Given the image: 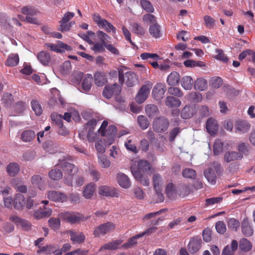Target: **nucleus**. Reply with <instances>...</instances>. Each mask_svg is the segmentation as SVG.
I'll return each instance as SVG.
<instances>
[{"instance_id":"1","label":"nucleus","mask_w":255,"mask_h":255,"mask_svg":"<svg viewBox=\"0 0 255 255\" xmlns=\"http://www.w3.org/2000/svg\"><path fill=\"white\" fill-rule=\"evenodd\" d=\"M58 166L64 174V182L69 186H73V176L78 172V168L65 160L61 161Z\"/></svg>"},{"instance_id":"2","label":"nucleus","mask_w":255,"mask_h":255,"mask_svg":"<svg viewBox=\"0 0 255 255\" xmlns=\"http://www.w3.org/2000/svg\"><path fill=\"white\" fill-rule=\"evenodd\" d=\"M123 69H127V67L122 66V68L118 69L119 81L121 85H123L125 81L126 85L128 87H132L135 82L137 81L135 74L132 72L129 71L124 74Z\"/></svg>"},{"instance_id":"3","label":"nucleus","mask_w":255,"mask_h":255,"mask_svg":"<svg viewBox=\"0 0 255 255\" xmlns=\"http://www.w3.org/2000/svg\"><path fill=\"white\" fill-rule=\"evenodd\" d=\"M59 216L63 221L67 222L71 224L79 223L84 221L83 214L78 212H65L59 214Z\"/></svg>"},{"instance_id":"4","label":"nucleus","mask_w":255,"mask_h":255,"mask_svg":"<svg viewBox=\"0 0 255 255\" xmlns=\"http://www.w3.org/2000/svg\"><path fill=\"white\" fill-rule=\"evenodd\" d=\"M169 126V120L164 117L155 119L152 123L153 129L157 133L164 132L168 129Z\"/></svg>"},{"instance_id":"5","label":"nucleus","mask_w":255,"mask_h":255,"mask_svg":"<svg viewBox=\"0 0 255 255\" xmlns=\"http://www.w3.org/2000/svg\"><path fill=\"white\" fill-rule=\"evenodd\" d=\"M93 19L100 28L104 29L108 33L112 31L113 33H116V28L113 25L106 19L102 18L99 14H94Z\"/></svg>"},{"instance_id":"6","label":"nucleus","mask_w":255,"mask_h":255,"mask_svg":"<svg viewBox=\"0 0 255 255\" xmlns=\"http://www.w3.org/2000/svg\"><path fill=\"white\" fill-rule=\"evenodd\" d=\"M116 228V225L113 222H107L98 226L94 231L95 237L104 236L106 234L113 231Z\"/></svg>"},{"instance_id":"7","label":"nucleus","mask_w":255,"mask_h":255,"mask_svg":"<svg viewBox=\"0 0 255 255\" xmlns=\"http://www.w3.org/2000/svg\"><path fill=\"white\" fill-rule=\"evenodd\" d=\"M9 220L15 224L16 226L21 227L25 231H29L31 228V224L30 222L16 215H10L9 216Z\"/></svg>"},{"instance_id":"8","label":"nucleus","mask_w":255,"mask_h":255,"mask_svg":"<svg viewBox=\"0 0 255 255\" xmlns=\"http://www.w3.org/2000/svg\"><path fill=\"white\" fill-rule=\"evenodd\" d=\"M151 87L152 84L150 83L141 86L135 97V100L138 104H141L146 100Z\"/></svg>"},{"instance_id":"9","label":"nucleus","mask_w":255,"mask_h":255,"mask_svg":"<svg viewBox=\"0 0 255 255\" xmlns=\"http://www.w3.org/2000/svg\"><path fill=\"white\" fill-rule=\"evenodd\" d=\"M121 92V86L117 84H114L106 86L103 90V95L107 99H110L114 95H119Z\"/></svg>"},{"instance_id":"10","label":"nucleus","mask_w":255,"mask_h":255,"mask_svg":"<svg viewBox=\"0 0 255 255\" xmlns=\"http://www.w3.org/2000/svg\"><path fill=\"white\" fill-rule=\"evenodd\" d=\"M45 46L48 48H49L50 50L58 53L64 52L65 50L67 51H71L72 50L71 46L60 41H58L57 44L47 43L45 44Z\"/></svg>"},{"instance_id":"11","label":"nucleus","mask_w":255,"mask_h":255,"mask_svg":"<svg viewBox=\"0 0 255 255\" xmlns=\"http://www.w3.org/2000/svg\"><path fill=\"white\" fill-rule=\"evenodd\" d=\"M201 245L202 240L200 237L192 238L188 245L189 252L192 254L196 253L201 249Z\"/></svg>"},{"instance_id":"12","label":"nucleus","mask_w":255,"mask_h":255,"mask_svg":"<svg viewBox=\"0 0 255 255\" xmlns=\"http://www.w3.org/2000/svg\"><path fill=\"white\" fill-rule=\"evenodd\" d=\"M67 233L69 235L70 240L73 244H81L85 241V236L82 232L70 230L68 231Z\"/></svg>"},{"instance_id":"13","label":"nucleus","mask_w":255,"mask_h":255,"mask_svg":"<svg viewBox=\"0 0 255 255\" xmlns=\"http://www.w3.org/2000/svg\"><path fill=\"white\" fill-rule=\"evenodd\" d=\"M166 91V88L164 85L161 83H157L153 88L152 95L154 99L159 100L161 99Z\"/></svg>"},{"instance_id":"14","label":"nucleus","mask_w":255,"mask_h":255,"mask_svg":"<svg viewBox=\"0 0 255 255\" xmlns=\"http://www.w3.org/2000/svg\"><path fill=\"white\" fill-rule=\"evenodd\" d=\"M48 198L53 201L64 202L67 200L68 197L64 193L56 191H50L47 193Z\"/></svg>"},{"instance_id":"15","label":"nucleus","mask_w":255,"mask_h":255,"mask_svg":"<svg viewBox=\"0 0 255 255\" xmlns=\"http://www.w3.org/2000/svg\"><path fill=\"white\" fill-rule=\"evenodd\" d=\"M193 192V189L190 184L182 183L178 186L177 193L182 198H184Z\"/></svg>"},{"instance_id":"16","label":"nucleus","mask_w":255,"mask_h":255,"mask_svg":"<svg viewBox=\"0 0 255 255\" xmlns=\"http://www.w3.org/2000/svg\"><path fill=\"white\" fill-rule=\"evenodd\" d=\"M235 129L236 132H239L240 133H246L251 128L250 124L246 121H238L236 122Z\"/></svg>"},{"instance_id":"17","label":"nucleus","mask_w":255,"mask_h":255,"mask_svg":"<svg viewBox=\"0 0 255 255\" xmlns=\"http://www.w3.org/2000/svg\"><path fill=\"white\" fill-rule=\"evenodd\" d=\"M243 155L236 151H228L225 153L224 159L226 162H230L236 160H241L243 158Z\"/></svg>"},{"instance_id":"18","label":"nucleus","mask_w":255,"mask_h":255,"mask_svg":"<svg viewBox=\"0 0 255 255\" xmlns=\"http://www.w3.org/2000/svg\"><path fill=\"white\" fill-rule=\"evenodd\" d=\"M117 181L120 186L124 188L128 189L130 185V182L128 177L123 173L120 172L117 174Z\"/></svg>"},{"instance_id":"19","label":"nucleus","mask_w":255,"mask_h":255,"mask_svg":"<svg viewBox=\"0 0 255 255\" xmlns=\"http://www.w3.org/2000/svg\"><path fill=\"white\" fill-rule=\"evenodd\" d=\"M206 128L207 131L211 135H215L218 130L217 121L213 118H209L206 122Z\"/></svg>"},{"instance_id":"20","label":"nucleus","mask_w":255,"mask_h":255,"mask_svg":"<svg viewBox=\"0 0 255 255\" xmlns=\"http://www.w3.org/2000/svg\"><path fill=\"white\" fill-rule=\"evenodd\" d=\"M52 214V210L48 208H40L34 213V217L36 219H41L43 218L48 217Z\"/></svg>"},{"instance_id":"21","label":"nucleus","mask_w":255,"mask_h":255,"mask_svg":"<svg viewBox=\"0 0 255 255\" xmlns=\"http://www.w3.org/2000/svg\"><path fill=\"white\" fill-rule=\"evenodd\" d=\"M38 61L44 66H47L51 60V55L46 51H41L37 55Z\"/></svg>"},{"instance_id":"22","label":"nucleus","mask_w":255,"mask_h":255,"mask_svg":"<svg viewBox=\"0 0 255 255\" xmlns=\"http://www.w3.org/2000/svg\"><path fill=\"white\" fill-rule=\"evenodd\" d=\"M238 243L236 240H233L231 246L227 245L226 246L223 251L222 255H234L235 252L237 250Z\"/></svg>"},{"instance_id":"23","label":"nucleus","mask_w":255,"mask_h":255,"mask_svg":"<svg viewBox=\"0 0 255 255\" xmlns=\"http://www.w3.org/2000/svg\"><path fill=\"white\" fill-rule=\"evenodd\" d=\"M26 204L25 198L20 194L17 193L15 195L13 199V205L15 209H20Z\"/></svg>"},{"instance_id":"24","label":"nucleus","mask_w":255,"mask_h":255,"mask_svg":"<svg viewBox=\"0 0 255 255\" xmlns=\"http://www.w3.org/2000/svg\"><path fill=\"white\" fill-rule=\"evenodd\" d=\"M93 78L91 74H87L84 77L82 83V89L84 92H88L91 88Z\"/></svg>"},{"instance_id":"25","label":"nucleus","mask_w":255,"mask_h":255,"mask_svg":"<svg viewBox=\"0 0 255 255\" xmlns=\"http://www.w3.org/2000/svg\"><path fill=\"white\" fill-rule=\"evenodd\" d=\"M165 104L166 106L170 108H177L181 105V102L175 97L167 96L166 98Z\"/></svg>"},{"instance_id":"26","label":"nucleus","mask_w":255,"mask_h":255,"mask_svg":"<svg viewBox=\"0 0 255 255\" xmlns=\"http://www.w3.org/2000/svg\"><path fill=\"white\" fill-rule=\"evenodd\" d=\"M241 228L242 233L245 236L250 237L253 235L254 232L253 229L247 219L243 220Z\"/></svg>"},{"instance_id":"27","label":"nucleus","mask_w":255,"mask_h":255,"mask_svg":"<svg viewBox=\"0 0 255 255\" xmlns=\"http://www.w3.org/2000/svg\"><path fill=\"white\" fill-rule=\"evenodd\" d=\"M19 171V165L15 162L10 163L6 167V171L8 174L11 177L16 175Z\"/></svg>"},{"instance_id":"28","label":"nucleus","mask_w":255,"mask_h":255,"mask_svg":"<svg viewBox=\"0 0 255 255\" xmlns=\"http://www.w3.org/2000/svg\"><path fill=\"white\" fill-rule=\"evenodd\" d=\"M134 177L144 186H147L149 184V180L146 176L141 174L139 171H132Z\"/></svg>"},{"instance_id":"29","label":"nucleus","mask_w":255,"mask_h":255,"mask_svg":"<svg viewBox=\"0 0 255 255\" xmlns=\"http://www.w3.org/2000/svg\"><path fill=\"white\" fill-rule=\"evenodd\" d=\"M149 31L151 36L155 38H158L161 37V27L157 23L151 24L149 28Z\"/></svg>"},{"instance_id":"30","label":"nucleus","mask_w":255,"mask_h":255,"mask_svg":"<svg viewBox=\"0 0 255 255\" xmlns=\"http://www.w3.org/2000/svg\"><path fill=\"white\" fill-rule=\"evenodd\" d=\"M204 175L209 182L212 184H215L217 177L212 168L211 167L206 169L204 172Z\"/></svg>"},{"instance_id":"31","label":"nucleus","mask_w":255,"mask_h":255,"mask_svg":"<svg viewBox=\"0 0 255 255\" xmlns=\"http://www.w3.org/2000/svg\"><path fill=\"white\" fill-rule=\"evenodd\" d=\"M131 31L138 35H143L145 33V29L141 24L137 22H132L130 24Z\"/></svg>"},{"instance_id":"32","label":"nucleus","mask_w":255,"mask_h":255,"mask_svg":"<svg viewBox=\"0 0 255 255\" xmlns=\"http://www.w3.org/2000/svg\"><path fill=\"white\" fill-rule=\"evenodd\" d=\"M35 137V133L32 130H26L21 134V139L24 142H30Z\"/></svg>"},{"instance_id":"33","label":"nucleus","mask_w":255,"mask_h":255,"mask_svg":"<svg viewBox=\"0 0 255 255\" xmlns=\"http://www.w3.org/2000/svg\"><path fill=\"white\" fill-rule=\"evenodd\" d=\"M180 80V75L177 72H171L167 77V82L171 86H175L178 84Z\"/></svg>"},{"instance_id":"34","label":"nucleus","mask_w":255,"mask_h":255,"mask_svg":"<svg viewBox=\"0 0 255 255\" xmlns=\"http://www.w3.org/2000/svg\"><path fill=\"white\" fill-rule=\"evenodd\" d=\"M165 192L167 197L171 200L175 199L177 196V193L172 183H169L166 185Z\"/></svg>"},{"instance_id":"35","label":"nucleus","mask_w":255,"mask_h":255,"mask_svg":"<svg viewBox=\"0 0 255 255\" xmlns=\"http://www.w3.org/2000/svg\"><path fill=\"white\" fill-rule=\"evenodd\" d=\"M145 112L146 115L149 118H153L157 116L159 113L157 107L153 104H148L145 106Z\"/></svg>"},{"instance_id":"36","label":"nucleus","mask_w":255,"mask_h":255,"mask_svg":"<svg viewBox=\"0 0 255 255\" xmlns=\"http://www.w3.org/2000/svg\"><path fill=\"white\" fill-rule=\"evenodd\" d=\"M182 87L186 90H190L192 89L193 80L191 77L185 76L182 78L181 80Z\"/></svg>"},{"instance_id":"37","label":"nucleus","mask_w":255,"mask_h":255,"mask_svg":"<svg viewBox=\"0 0 255 255\" xmlns=\"http://www.w3.org/2000/svg\"><path fill=\"white\" fill-rule=\"evenodd\" d=\"M95 191V184L91 183L88 184L85 188L83 194L86 199H90L93 196Z\"/></svg>"},{"instance_id":"38","label":"nucleus","mask_w":255,"mask_h":255,"mask_svg":"<svg viewBox=\"0 0 255 255\" xmlns=\"http://www.w3.org/2000/svg\"><path fill=\"white\" fill-rule=\"evenodd\" d=\"M122 243V241L120 240H115L111 242H109L104 244L102 246L100 250H115L118 249L119 246Z\"/></svg>"},{"instance_id":"39","label":"nucleus","mask_w":255,"mask_h":255,"mask_svg":"<svg viewBox=\"0 0 255 255\" xmlns=\"http://www.w3.org/2000/svg\"><path fill=\"white\" fill-rule=\"evenodd\" d=\"M194 108L191 106H186L182 110L181 117L184 119H188L193 116Z\"/></svg>"},{"instance_id":"40","label":"nucleus","mask_w":255,"mask_h":255,"mask_svg":"<svg viewBox=\"0 0 255 255\" xmlns=\"http://www.w3.org/2000/svg\"><path fill=\"white\" fill-rule=\"evenodd\" d=\"M25 103L23 101L17 102L13 106V112L14 116H19L25 109Z\"/></svg>"},{"instance_id":"41","label":"nucleus","mask_w":255,"mask_h":255,"mask_svg":"<svg viewBox=\"0 0 255 255\" xmlns=\"http://www.w3.org/2000/svg\"><path fill=\"white\" fill-rule=\"evenodd\" d=\"M94 78L95 84L98 86H103L107 82L105 75L101 72H96L94 74Z\"/></svg>"},{"instance_id":"42","label":"nucleus","mask_w":255,"mask_h":255,"mask_svg":"<svg viewBox=\"0 0 255 255\" xmlns=\"http://www.w3.org/2000/svg\"><path fill=\"white\" fill-rule=\"evenodd\" d=\"M140 58L142 60H148V63L150 64V62H152L154 60H160V56L156 53H150L147 52H144L141 53L140 55Z\"/></svg>"},{"instance_id":"43","label":"nucleus","mask_w":255,"mask_h":255,"mask_svg":"<svg viewBox=\"0 0 255 255\" xmlns=\"http://www.w3.org/2000/svg\"><path fill=\"white\" fill-rule=\"evenodd\" d=\"M19 56L17 54H11L7 58L6 65L10 67L16 66L19 62Z\"/></svg>"},{"instance_id":"44","label":"nucleus","mask_w":255,"mask_h":255,"mask_svg":"<svg viewBox=\"0 0 255 255\" xmlns=\"http://www.w3.org/2000/svg\"><path fill=\"white\" fill-rule=\"evenodd\" d=\"M56 124L58 126V133L62 136H66L69 134V130L63 126V122L61 119L56 121Z\"/></svg>"},{"instance_id":"45","label":"nucleus","mask_w":255,"mask_h":255,"mask_svg":"<svg viewBox=\"0 0 255 255\" xmlns=\"http://www.w3.org/2000/svg\"><path fill=\"white\" fill-rule=\"evenodd\" d=\"M39 250H37L36 252L38 254H40L42 253L45 254H51L55 252V247L51 245H47L43 247H38Z\"/></svg>"},{"instance_id":"46","label":"nucleus","mask_w":255,"mask_h":255,"mask_svg":"<svg viewBox=\"0 0 255 255\" xmlns=\"http://www.w3.org/2000/svg\"><path fill=\"white\" fill-rule=\"evenodd\" d=\"M207 88V82L202 78L197 79L194 83V88L199 91H203Z\"/></svg>"},{"instance_id":"47","label":"nucleus","mask_w":255,"mask_h":255,"mask_svg":"<svg viewBox=\"0 0 255 255\" xmlns=\"http://www.w3.org/2000/svg\"><path fill=\"white\" fill-rule=\"evenodd\" d=\"M150 169L149 163L145 160H140L137 164V171L140 173L149 171Z\"/></svg>"},{"instance_id":"48","label":"nucleus","mask_w":255,"mask_h":255,"mask_svg":"<svg viewBox=\"0 0 255 255\" xmlns=\"http://www.w3.org/2000/svg\"><path fill=\"white\" fill-rule=\"evenodd\" d=\"M31 106L32 110L36 116H40L42 114L43 110L41 105L38 101L32 100L31 101Z\"/></svg>"},{"instance_id":"49","label":"nucleus","mask_w":255,"mask_h":255,"mask_svg":"<svg viewBox=\"0 0 255 255\" xmlns=\"http://www.w3.org/2000/svg\"><path fill=\"white\" fill-rule=\"evenodd\" d=\"M228 226L229 229L237 232L240 226V223L235 218H230L227 222Z\"/></svg>"},{"instance_id":"50","label":"nucleus","mask_w":255,"mask_h":255,"mask_svg":"<svg viewBox=\"0 0 255 255\" xmlns=\"http://www.w3.org/2000/svg\"><path fill=\"white\" fill-rule=\"evenodd\" d=\"M99 193L105 196H113L114 192L111 188L107 186H101L99 188Z\"/></svg>"},{"instance_id":"51","label":"nucleus","mask_w":255,"mask_h":255,"mask_svg":"<svg viewBox=\"0 0 255 255\" xmlns=\"http://www.w3.org/2000/svg\"><path fill=\"white\" fill-rule=\"evenodd\" d=\"M21 12L26 16L34 15L37 14V10L33 6L27 5L21 8Z\"/></svg>"},{"instance_id":"52","label":"nucleus","mask_w":255,"mask_h":255,"mask_svg":"<svg viewBox=\"0 0 255 255\" xmlns=\"http://www.w3.org/2000/svg\"><path fill=\"white\" fill-rule=\"evenodd\" d=\"M31 183L37 186L39 189L41 190L44 183L41 177L39 175H34L31 178Z\"/></svg>"},{"instance_id":"53","label":"nucleus","mask_w":255,"mask_h":255,"mask_svg":"<svg viewBox=\"0 0 255 255\" xmlns=\"http://www.w3.org/2000/svg\"><path fill=\"white\" fill-rule=\"evenodd\" d=\"M140 3L141 7L146 12L150 13L154 12V7L149 0H140Z\"/></svg>"},{"instance_id":"54","label":"nucleus","mask_w":255,"mask_h":255,"mask_svg":"<svg viewBox=\"0 0 255 255\" xmlns=\"http://www.w3.org/2000/svg\"><path fill=\"white\" fill-rule=\"evenodd\" d=\"M60 217L51 218L48 220V224L50 228L54 231L57 230L60 227Z\"/></svg>"},{"instance_id":"55","label":"nucleus","mask_w":255,"mask_h":255,"mask_svg":"<svg viewBox=\"0 0 255 255\" xmlns=\"http://www.w3.org/2000/svg\"><path fill=\"white\" fill-rule=\"evenodd\" d=\"M49 177L55 180L60 179L62 178L63 173L61 170L56 168L51 170L49 172Z\"/></svg>"},{"instance_id":"56","label":"nucleus","mask_w":255,"mask_h":255,"mask_svg":"<svg viewBox=\"0 0 255 255\" xmlns=\"http://www.w3.org/2000/svg\"><path fill=\"white\" fill-rule=\"evenodd\" d=\"M139 238H141V237L139 234L135 235L132 238L129 239L127 243L123 245L122 247L126 249L132 247L133 246L136 244V240Z\"/></svg>"},{"instance_id":"57","label":"nucleus","mask_w":255,"mask_h":255,"mask_svg":"<svg viewBox=\"0 0 255 255\" xmlns=\"http://www.w3.org/2000/svg\"><path fill=\"white\" fill-rule=\"evenodd\" d=\"M252 246L251 243L246 239H242L240 241L239 248L242 251L247 252L251 250Z\"/></svg>"},{"instance_id":"58","label":"nucleus","mask_w":255,"mask_h":255,"mask_svg":"<svg viewBox=\"0 0 255 255\" xmlns=\"http://www.w3.org/2000/svg\"><path fill=\"white\" fill-rule=\"evenodd\" d=\"M203 20L205 22L206 26L209 29L213 28L215 25L216 20L211 16L206 15L203 17Z\"/></svg>"},{"instance_id":"59","label":"nucleus","mask_w":255,"mask_h":255,"mask_svg":"<svg viewBox=\"0 0 255 255\" xmlns=\"http://www.w3.org/2000/svg\"><path fill=\"white\" fill-rule=\"evenodd\" d=\"M137 122L139 126L142 129H146L149 125L147 118L144 116H139L137 117Z\"/></svg>"},{"instance_id":"60","label":"nucleus","mask_w":255,"mask_h":255,"mask_svg":"<svg viewBox=\"0 0 255 255\" xmlns=\"http://www.w3.org/2000/svg\"><path fill=\"white\" fill-rule=\"evenodd\" d=\"M223 143L220 140H216L213 146V152L215 155H218L223 151Z\"/></svg>"},{"instance_id":"61","label":"nucleus","mask_w":255,"mask_h":255,"mask_svg":"<svg viewBox=\"0 0 255 255\" xmlns=\"http://www.w3.org/2000/svg\"><path fill=\"white\" fill-rule=\"evenodd\" d=\"M99 163L103 168H108L110 166V161L108 160L105 155L99 154L98 155Z\"/></svg>"},{"instance_id":"62","label":"nucleus","mask_w":255,"mask_h":255,"mask_svg":"<svg viewBox=\"0 0 255 255\" xmlns=\"http://www.w3.org/2000/svg\"><path fill=\"white\" fill-rule=\"evenodd\" d=\"M161 177L158 174H154L153 176V186L155 190L161 188Z\"/></svg>"},{"instance_id":"63","label":"nucleus","mask_w":255,"mask_h":255,"mask_svg":"<svg viewBox=\"0 0 255 255\" xmlns=\"http://www.w3.org/2000/svg\"><path fill=\"white\" fill-rule=\"evenodd\" d=\"M183 177L187 178L193 179L196 176V172L191 168H186L182 172Z\"/></svg>"},{"instance_id":"64","label":"nucleus","mask_w":255,"mask_h":255,"mask_svg":"<svg viewBox=\"0 0 255 255\" xmlns=\"http://www.w3.org/2000/svg\"><path fill=\"white\" fill-rule=\"evenodd\" d=\"M125 146L127 149L129 151L132 152L134 153L138 152L136 146L131 139H128L127 141L125 142Z\"/></svg>"}]
</instances>
